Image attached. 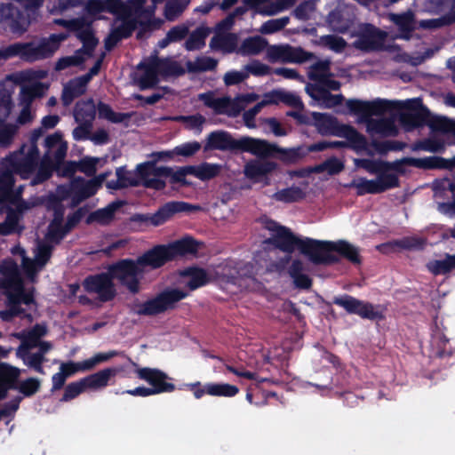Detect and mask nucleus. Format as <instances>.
<instances>
[{
    "label": "nucleus",
    "mask_w": 455,
    "mask_h": 455,
    "mask_svg": "<svg viewBox=\"0 0 455 455\" xmlns=\"http://www.w3.org/2000/svg\"><path fill=\"white\" fill-rule=\"evenodd\" d=\"M68 37V33L61 32L52 34L48 37H42L38 43L35 41L17 42L0 47V62L15 57L28 63L49 59L59 50L61 42Z\"/></svg>",
    "instance_id": "obj_1"
},
{
    "label": "nucleus",
    "mask_w": 455,
    "mask_h": 455,
    "mask_svg": "<svg viewBox=\"0 0 455 455\" xmlns=\"http://www.w3.org/2000/svg\"><path fill=\"white\" fill-rule=\"evenodd\" d=\"M311 150V145H300L294 148H283L275 143H271L266 140L257 139L255 151L253 156L259 158H275L285 165L299 164L305 158Z\"/></svg>",
    "instance_id": "obj_2"
},
{
    "label": "nucleus",
    "mask_w": 455,
    "mask_h": 455,
    "mask_svg": "<svg viewBox=\"0 0 455 455\" xmlns=\"http://www.w3.org/2000/svg\"><path fill=\"white\" fill-rule=\"evenodd\" d=\"M112 277L128 291L133 295L138 294L140 290V282L144 277L146 270L136 259H122L108 266Z\"/></svg>",
    "instance_id": "obj_3"
},
{
    "label": "nucleus",
    "mask_w": 455,
    "mask_h": 455,
    "mask_svg": "<svg viewBox=\"0 0 455 455\" xmlns=\"http://www.w3.org/2000/svg\"><path fill=\"white\" fill-rule=\"evenodd\" d=\"M188 292L179 288H166L153 298L137 305L138 315L156 316L176 308L177 303L185 299Z\"/></svg>",
    "instance_id": "obj_4"
},
{
    "label": "nucleus",
    "mask_w": 455,
    "mask_h": 455,
    "mask_svg": "<svg viewBox=\"0 0 455 455\" xmlns=\"http://www.w3.org/2000/svg\"><path fill=\"white\" fill-rule=\"evenodd\" d=\"M257 139L244 136L236 140L227 131H214L208 134L204 151L220 150L231 152H247L253 155Z\"/></svg>",
    "instance_id": "obj_5"
},
{
    "label": "nucleus",
    "mask_w": 455,
    "mask_h": 455,
    "mask_svg": "<svg viewBox=\"0 0 455 455\" xmlns=\"http://www.w3.org/2000/svg\"><path fill=\"white\" fill-rule=\"evenodd\" d=\"M312 118L314 125L316 127L318 132L323 135H333L340 138H345L352 143H358L363 139V134L360 133L354 126L349 124H339L337 117L327 114L313 112Z\"/></svg>",
    "instance_id": "obj_6"
},
{
    "label": "nucleus",
    "mask_w": 455,
    "mask_h": 455,
    "mask_svg": "<svg viewBox=\"0 0 455 455\" xmlns=\"http://www.w3.org/2000/svg\"><path fill=\"white\" fill-rule=\"evenodd\" d=\"M192 205L185 202L172 201L164 204L153 214L135 213L129 218V223L137 228L142 226L158 227L169 220L174 214L188 212Z\"/></svg>",
    "instance_id": "obj_7"
},
{
    "label": "nucleus",
    "mask_w": 455,
    "mask_h": 455,
    "mask_svg": "<svg viewBox=\"0 0 455 455\" xmlns=\"http://www.w3.org/2000/svg\"><path fill=\"white\" fill-rule=\"evenodd\" d=\"M23 144L18 150L11 153L4 159V165L12 168V171L22 180H28L36 171L39 161V149L33 147L28 148Z\"/></svg>",
    "instance_id": "obj_8"
},
{
    "label": "nucleus",
    "mask_w": 455,
    "mask_h": 455,
    "mask_svg": "<svg viewBox=\"0 0 455 455\" xmlns=\"http://www.w3.org/2000/svg\"><path fill=\"white\" fill-rule=\"evenodd\" d=\"M332 303L344 308L347 314L356 315L362 319L370 321H382L385 319V315L380 310L379 305L361 300L348 294L334 297Z\"/></svg>",
    "instance_id": "obj_9"
},
{
    "label": "nucleus",
    "mask_w": 455,
    "mask_h": 455,
    "mask_svg": "<svg viewBox=\"0 0 455 455\" xmlns=\"http://www.w3.org/2000/svg\"><path fill=\"white\" fill-rule=\"evenodd\" d=\"M299 251L307 256L315 265H332L339 261V257L331 253V241H319L312 238L302 239Z\"/></svg>",
    "instance_id": "obj_10"
},
{
    "label": "nucleus",
    "mask_w": 455,
    "mask_h": 455,
    "mask_svg": "<svg viewBox=\"0 0 455 455\" xmlns=\"http://www.w3.org/2000/svg\"><path fill=\"white\" fill-rule=\"evenodd\" d=\"M353 47L363 52L383 50L387 33L371 23H363L355 33Z\"/></svg>",
    "instance_id": "obj_11"
},
{
    "label": "nucleus",
    "mask_w": 455,
    "mask_h": 455,
    "mask_svg": "<svg viewBox=\"0 0 455 455\" xmlns=\"http://www.w3.org/2000/svg\"><path fill=\"white\" fill-rule=\"evenodd\" d=\"M266 228L272 232L271 237L266 239V243L289 254L296 249L299 251L302 239L296 236L287 227L281 226L276 221L269 220Z\"/></svg>",
    "instance_id": "obj_12"
},
{
    "label": "nucleus",
    "mask_w": 455,
    "mask_h": 455,
    "mask_svg": "<svg viewBox=\"0 0 455 455\" xmlns=\"http://www.w3.org/2000/svg\"><path fill=\"white\" fill-rule=\"evenodd\" d=\"M128 362L135 367V373L138 379L148 382L154 395L162 393H171L176 389V386L167 379L171 378L163 371L157 368L140 367L131 357H127Z\"/></svg>",
    "instance_id": "obj_13"
},
{
    "label": "nucleus",
    "mask_w": 455,
    "mask_h": 455,
    "mask_svg": "<svg viewBox=\"0 0 455 455\" xmlns=\"http://www.w3.org/2000/svg\"><path fill=\"white\" fill-rule=\"evenodd\" d=\"M113 280L114 278L108 267L107 272L86 276L83 282V286L88 293L97 294L101 302H108L116 296V289Z\"/></svg>",
    "instance_id": "obj_14"
},
{
    "label": "nucleus",
    "mask_w": 455,
    "mask_h": 455,
    "mask_svg": "<svg viewBox=\"0 0 455 455\" xmlns=\"http://www.w3.org/2000/svg\"><path fill=\"white\" fill-rule=\"evenodd\" d=\"M404 112L400 115V122L406 131L410 132L416 128L427 125L431 117L429 109L423 105L419 98L408 100L403 103Z\"/></svg>",
    "instance_id": "obj_15"
},
{
    "label": "nucleus",
    "mask_w": 455,
    "mask_h": 455,
    "mask_svg": "<svg viewBox=\"0 0 455 455\" xmlns=\"http://www.w3.org/2000/svg\"><path fill=\"white\" fill-rule=\"evenodd\" d=\"M400 186L399 178L393 173L379 175L378 180H367L361 178L359 180H353L349 187L356 188V195L359 196L366 194H381L388 189Z\"/></svg>",
    "instance_id": "obj_16"
},
{
    "label": "nucleus",
    "mask_w": 455,
    "mask_h": 455,
    "mask_svg": "<svg viewBox=\"0 0 455 455\" xmlns=\"http://www.w3.org/2000/svg\"><path fill=\"white\" fill-rule=\"evenodd\" d=\"M398 102L377 99L371 101L356 99L347 100L346 105L351 114L368 119L371 116H381L391 110Z\"/></svg>",
    "instance_id": "obj_17"
},
{
    "label": "nucleus",
    "mask_w": 455,
    "mask_h": 455,
    "mask_svg": "<svg viewBox=\"0 0 455 455\" xmlns=\"http://www.w3.org/2000/svg\"><path fill=\"white\" fill-rule=\"evenodd\" d=\"M440 156H431L422 158L403 157L393 162L384 161L383 173L393 171L395 175H404L406 173L405 166H412L422 170H440Z\"/></svg>",
    "instance_id": "obj_18"
},
{
    "label": "nucleus",
    "mask_w": 455,
    "mask_h": 455,
    "mask_svg": "<svg viewBox=\"0 0 455 455\" xmlns=\"http://www.w3.org/2000/svg\"><path fill=\"white\" fill-rule=\"evenodd\" d=\"M267 57L270 62L281 61L283 63L302 64L313 59V52L304 50L302 47H293L289 44L272 45L267 50Z\"/></svg>",
    "instance_id": "obj_19"
},
{
    "label": "nucleus",
    "mask_w": 455,
    "mask_h": 455,
    "mask_svg": "<svg viewBox=\"0 0 455 455\" xmlns=\"http://www.w3.org/2000/svg\"><path fill=\"white\" fill-rule=\"evenodd\" d=\"M68 146L63 144L60 148L56 149L53 153V159L48 152L43 156L42 159L38 161V166L31 180V185L36 186L48 180L56 169H59L60 164L67 156Z\"/></svg>",
    "instance_id": "obj_20"
},
{
    "label": "nucleus",
    "mask_w": 455,
    "mask_h": 455,
    "mask_svg": "<svg viewBox=\"0 0 455 455\" xmlns=\"http://www.w3.org/2000/svg\"><path fill=\"white\" fill-rule=\"evenodd\" d=\"M0 16L12 33L22 34L27 31L28 22L24 12L12 4H2Z\"/></svg>",
    "instance_id": "obj_21"
},
{
    "label": "nucleus",
    "mask_w": 455,
    "mask_h": 455,
    "mask_svg": "<svg viewBox=\"0 0 455 455\" xmlns=\"http://www.w3.org/2000/svg\"><path fill=\"white\" fill-rule=\"evenodd\" d=\"M137 258L138 262L142 265L144 269L147 267L157 269L172 261L167 244L155 245Z\"/></svg>",
    "instance_id": "obj_22"
},
{
    "label": "nucleus",
    "mask_w": 455,
    "mask_h": 455,
    "mask_svg": "<svg viewBox=\"0 0 455 455\" xmlns=\"http://www.w3.org/2000/svg\"><path fill=\"white\" fill-rule=\"evenodd\" d=\"M268 158L251 159L244 165L243 173L251 180H259L273 172L276 171L278 164Z\"/></svg>",
    "instance_id": "obj_23"
},
{
    "label": "nucleus",
    "mask_w": 455,
    "mask_h": 455,
    "mask_svg": "<svg viewBox=\"0 0 455 455\" xmlns=\"http://www.w3.org/2000/svg\"><path fill=\"white\" fill-rule=\"evenodd\" d=\"M172 261L179 257L194 255L198 251V243L190 236L183 237L167 244Z\"/></svg>",
    "instance_id": "obj_24"
},
{
    "label": "nucleus",
    "mask_w": 455,
    "mask_h": 455,
    "mask_svg": "<svg viewBox=\"0 0 455 455\" xmlns=\"http://www.w3.org/2000/svg\"><path fill=\"white\" fill-rule=\"evenodd\" d=\"M124 204L123 201H114L106 207L91 212L85 220L86 224L98 223L102 226L109 225L115 219L116 212Z\"/></svg>",
    "instance_id": "obj_25"
},
{
    "label": "nucleus",
    "mask_w": 455,
    "mask_h": 455,
    "mask_svg": "<svg viewBox=\"0 0 455 455\" xmlns=\"http://www.w3.org/2000/svg\"><path fill=\"white\" fill-rule=\"evenodd\" d=\"M97 192L96 184L92 180L74 182L71 186V206L75 207Z\"/></svg>",
    "instance_id": "obj_26"
},
{
    "label": "nucleus",
    "mask_w": 455,
    "mask_h": 455,
    "mask_svg": "<svg viewBox=\"0 0 455 455\" xmlns=\"http://www.w3.org/2000/svg\"><path fill=\"white\" fill-rule=\"evenodd\" d=\"M238 36L235 33L216 34L210 41V48L224 53L237 52Z\"/></svg>",
    "instance_id": "obj_27"
},
{
    "label": "nucleus",
    "mask_w": 455,
    "mask_h": 455,
    "mask_svg": "<svg viewBox=\"0 0 455 455\" xmlns=\"http://www.w3.org/2000/svg\"><path fill=\"white\" fill-rule=\"evenodd\" d=\"M150 60L156 68L158 75L163 77L180 76L185 73L184 68L176 60H172L168 58L161 59L157 56L151 57Z\"/></svg>",
    "instance_id": "obj_28"
},
{
    "label": "nucleus",
    "mask_w": 455,
    "mask_h": 455,
    "mask_svg": "<svg viewBox=\"0 0 455 455\" xmlns=\"http://www.w3.org/2000/svg\"><path fill=\"white\" fill-rule=\"evenodd\" d=\"M368 147V140L364 135H363V139L361 141L356 143H352L350 140L347 141H318L316 143L311 144V150L314 152H321L327 148H349L356 152L361 150H366Z\"/></svg>",
    "instance_id": "obj_29"
},
{
    "label": "nucleus",
    "mask_w": 455,
    "mask_h": 455,
    "mask_svg": "<svg viewBox=\"0 0 455 455\" xmlns=\"http://www.w3.org/2000/svg\"><path fill=\"white\" fill-rule=\"evenodd\" d=\"M76 122L93 124L96 116V106L92 98L76 101L74 111Z\"/></svg>",
    "instance_id": "obj_30"
},
{
    "label": "nucleus",
    "mask_w": 455,
    "mask_h": 455,
    "mask_svg": "<svg viewBox=\"0 0 455 455\" xmlns=\"http://www.w3.org/2000/svg\"><path fill=\"white\" fill-rule=\"evenodd\" d=\"M117 368H105L95 373L90 374L83 378V379L87 388H103L108 385L110 379L112 377H115L117 374Z\"/></svg>",
    "instance_id": "obj_31"
},
{
    "label": "nucleus",
    "mask_w": 455,
    "mask_h": 455,
    "mask_svg": "<svg viewBox=\"0 0 455 455\" xmlns=\"http://www.w3.org/2000/svg\"><path fill=\"white\" fill-rule=\"evenodd\" d=\"M138 69H143L144 74L138 80L140 90L154 88L159 83L158 73L151 62L150 59L147 61H141L137 66Z\"/></svg>",
    "instance_id": "obj_32"
},
{
    "label": "nucleus",
    "mask_w": 455,
    "mask_h": 455,
    "mask_svg": "<svg viewBox=\"0 0 455 455\" xmlns=\"http://www.w3.org/2000/svg\"><path fill=\"white\" fill-rule=\"evenodd\" d=\"M304 264L300 259H294L289 267L288 273L294 286L301 290H308L312 286V279L303 273Z\"/></svg>",
    "instance_id": "obj_33"
},
{
    "label": "nucleus",
    "mask_w": 455,
    "mask_h": 455,
    "mask_svg": "<svg viewBox=\"0 0 455 455\" xmlns=\"http://www.w3.org/2000/svg\"><path fill=\"white\" fill-rule=\"evenodd\" d=\"M426 268L434 275H447L455 270V254L446 253L443 259H432L426 264Z\"/></svg>",
    "instance_id": "obj_34"
},
{
    "label": "nucleus",
    "mask_w": 455,
    "mask_h": 455,
    "mask_svg": "<svg viewBox=\"0 0 455 455\" xmlns=\"http://www.w3.org/2000/svg\"><path fill=\"white\" fill-rule=\"evenodd\" d=\"M390 20L397 26L400 37L403 39H410L414 30V15L411 12L401 14H391Z\"/></svg>",
    "instance_id": "obj_35"
},
{
    "label": "nucleus",
    "mask_w": 455,
    "mask_h": 455,
    "mask_svg": "<svg viewBox=\"0 0 455 455\" xmlns=\"http://www.w3.org/2000/svg\"><path fill=\"white\" fill-rule=\"evenodd\" d=\"M332 252H337L351 263L361 264V256L357 247L345 240L332 242Z\"/></svg>",
    "instance_id": "obj_36"
},
{
    "label": "nucleus",
    "mask_w": 455,
    "mask_h": 455,
    "mask_svg": "<svg viewBox=\"0 0 455 455\" xmlns=\"http://www.w3.org/2000/svg\"><path fill=\"white\" fill-rule=\"evenodd\" d=\"M267 45V41L259 36H249L245 38L240 47H238L237 53L243 56L257 55L260 53Z\"/></svg>",
    "instance_id": "obj_37"
},
{
    "label": "nucleus",
    "mask_w": 455,
    "mask_h": 455,
    "mask_svg": "<svg viewBox=\"0 0 455 455\" xmlns=\"http://www.w3.org/2000/svg\"><path fill=\"white\" fill-rule=\"evenodd\" d=\"M20 371L17 367L4 363L0 369V385L8 392L18 390Z\"/></svg>",
    "instance_id": "obj_38"
},
{
    "label": "nucleus",
    "mask_w": 455,
    "mask_h": 455,
    "mask_svg": "<svg viewBox=\"0 0 455 455\" xmlns=\"http://www.w3.org/2000/svg\"><path fill=\"white\" fill-rule=\"evenodd\" d=\"M201 148V144L197 141L186 142L174 148L172 151H161L156 153L158 159L172 158L175 156L189 157L194 156Z\"/></svg>",
    "instance_id": "obj_39"
},
{
    "label": "nucleus",
    "mask_w": 455,
    "mask_h": 455,
    "mask_svg": "<svg viewBox=\"0 0 455 455\" xmlns=\"http://www.w3.org/2000/svg\"><path fill=\"white\" fill-rule=\"evenodd\" d=\"M331 62L330 60H318L308 68V79L320 84L326 76H333V74L331 72Z\"/></svg>",
    "instance_id": "obj_40"
},
{
    "label": "nucleus",
    "mask_w": 455,
    "mask_h": 455,
    "mask_svg": "<svg viewBox=\"0 0 455 455\" xmlns=\"http://www.w3.org/2000/svg\"><path fill=\"white\" fill-rule=\"evenodd\" d=\"M221 165L219 164H211L204 162L199 165H193L190 169L191 175L196 177L202 181L212 180L220 175Z\"/></svg>",
    "instance_id": "obj_41"
},
{
    "label": "nucleus",
    "mask_w": 455,
    "mask_h": 455,
    "mask_svg": "<svg viewBox=\"0 0 455 455\" xmlns=\"http://www.w3.org/2000/svg\"><path fill=\"white\" fill-rule=\"evenodd\" d=\"M76 37L82 42L83 48L78 50L76 53L84 52L85 54L92 56L94 49L96 48L99 41L94 36L90 25H86L81 30H76Z\"/></svg>",
    "instance_id": "obj_42"
},
{
    "label": "nucleus",
    "mask_w": 455,
    "mask_h": 455,
    "mask_svg": "<svg viewBox=\"0 0 455 455\" xmlns=\"http://www.w3.org/2000/svg\"><path fill=\"white\" fill-rule=\"evenodd\" d=\"M20 316L22 318L32 321V315L26 313L25 309L19 305V301H15L10 295L8 297V308L0 312V317L3 321L11 322L14 317Z\"/></svg>",
    "instance_id": "obj_43"
},
{
    "label": "nucleus",
    "mask_w": 455,
    "mask_h": 455,
    "mask_svg": "<svg viewBox=\"0 0 455 455\" xmlns=\"http://www.w3.org/2000/svg\"><path fill=\"white\" fill-rule=\"evenodd\" d=\"M86 90L78 84L76 79H71L63 88L61 101L65 107H68L75 99L84 94Z\"/></svg>",
    "instance_id": "obj_44"
},
{
    "label": "nucleus",
    "mask_w": 455,
    "mask_h": 455,
    "mask_svg": "<svg viewBox=\"0 0 455 455\" xmlns=\"http://www.w3.org/2000/svg\"><path fill=\"white\" fill-rule=\"evenodd\" d=\"M367 129L369 132H372L384 136L393 135L396 132L394 122L387 118L370 119L368 121Z\"/></svg>",
    "instance_id": "obj_45"
},
{
    "label": "nucleus",
    "mask_w": 455,
    "mask_h": 455,
    "mask_svg": "<svg viewBox=\"0 0 455 455\" xmlns=\"http://www.w3.org/2000/svg\"><path fill=\"white\" fill-rule=\"evenodd\" d=\"M411 149L412 151L423 150L431 153H442L445 149V144L443 140L427 138L414 142Z\"/></svg>",
    "instance_id": "obj_46"
},
{
    "label": "nucleus",
    "mask_w": 455,
    "mask_h": 455,
    "mask_svg": "<svg viewBox=\"0 0 455 455\" xmlns=\"http://www.w3.org/2000/svg\"><path fill=\"white\" fill-rule=\"evenodd\" d=\"M209 31L206 28L199 27L196 28L185 42V48L188 51H196L202 49L205 44V38Z\"/></svg>",
    "instance_id": "obj_47"
},
{
    "label": "nucleus",
    "mask_w": 455,
    "mask_h": 455,
    "mask_svg": "<svg viewBox=\"0 0 455 455\" xmlns=\"http://www.w3.org/2000/svg\"><path fill=\"white\" fill-rule=\"evenodd\" d=\"M305 197L303 190L296 186L281 189L274 194V198L278 202L295 203Z\"/></svg>",
    "instance_id": "obj_48"
},
{
    "label": "nucleus",
    "mask_w": 455,
    "mask_h": 455,
    "mask_svg": "<svg viewBox=\"0 0 455 455\" xmlns=\"http://www.w3.org/2000/svg\"><path fill=\"white\" fill-rule=\"evenodd\" d=\"M206 391L212 396L234 397L239 393V388L228 383H210Z\"/></svg>",
    "instance_id": "obj_49"
},
{
    "label": "nucleus",
    "mask_w": 455,
    "mask_h": 455,
    "mask_svg": "<svg viewBox=\"0 0 455 455\" xmlns=\"http://www.w3.org/2000/svg\"><path fill=\"white\" fill-rule=\"evenodd\" d=\"M47 333V328L44 324L36 323L24 336L22 346L26 348H32L38 346L39 340Z\"/></svg>",
    "instance_id": "obj_50"
},
{
    "label": "nucleus",
    "mask_w": 455,
    "mask_h": 455,
    "mask_svg": "<svg viewBox=\"0 0 455 455\" xmlns=\"http://www.w3.org/2000/svg\"><path fill=\"white\" fill-rule=\"evenodd\" d=\"M327 21L332 30L338 33L344 34L350 27L349 20L345 19L343 12L339 10L331 11L328 14Z\"/></svg>",
    "instance_id": "obj_51"
},
{
    "label": "nucleus",
    "mask_w": 455,
    "mask_h": 455,
    "mask_svg": "<svg viewBox=\"0 0 455 455\" xmlns=\"http://www.w3.org/2000/svg\"><path fill=\"white\" fill-rule=\"evenodd\" d=\"M18 125L0 120V147L9 148L18 132Z\"/></svg>",
    "instance_id": "obj_52"
},
{
    "label": "nucleus",
    "mask_w": 455,
    "mask_h": 455,
    "mask_svg": "<svg viewBox=\"0 0 455 455\" xmlns=\"http://www.w3.org/2000/svg\"><path fill=\"white\" fill-rule=\"evenodd\" d=\"M188 286L190 290L200 288L209 282L207 272L204 268L193 267L188 270Z\"/></svg>",
    "instance_id": "obj_53"
},
{
    "label": "nucleus",
    "mask_w": 455,
    "mask_h": 455,
    "mask_svg": "<svg viewBox=\"0 0 455 455\" xmlns=\"http://www.w3.org/2000/svg\"><path fill=\"white\" fill-rule=\"evenodd\" d=\"M393 243L403 250L422 251L427 245V239L418 236H407L399 240H395Z\"/></svg>",
    "instance_id": "obj_54"
},
{
    "label": "nucleus",
    "mask_w": 455,
    "mask_h": 455,
    "mask_svg": "<svg viewBox=\"0 0 455 455\" xmlns=\"http://www.w3.org/2000/svg\"><path fill=\"white\" fill-rule=\"evenodd\" d=\"M218 66V60L212 57L197 58L195 62H188V68L190 72L212 71Z\"/></svg>",
    "instance_id": "obj_55"
},
{
    "label": "nucleus",
    "mask_w": 455,
    "mask_h": 455,
    "mask_svg": "<svg viewBox=\"0 0 455 455\" xmlns=\"http://www.w3.org/2000/svg\"><path fill=\"white\" fill-rule=\"evenodd\" d=\"M148 16L147 20H140L137 21V25L140 27L137 33V38L139 39L142 38L144 33L159 29L164 23L162 19L154 17L153 12H148Z\"/></svg>",
    "instance_id": "obj_56"
},
{
    "label": "nucleus",
    "mask_w": 455,
    "mask_h": 455,
    "mask_svg": "<svg viewBox=\"0 0 455 455\" xmlns=\"http://www.w3.org/2000/svg\"><path fill=\"white\" fill-rule=\"evenodd\" d=\"M355 164L362 169H364L371 174L387 175L388 173H383V160H372L368 158L355 159Z\"/></svg>",
    "instance_id": "obj_57"
},
{
    "label": "nucleus",
    "mask_w": 455,
    "mask_h": 455,
    "mask_svg": "<svg viewBox=\"0 0 455 455\" xmlns=\"http://www.w3.org/2000/svg\"><path fill=\"white\" fill-rule=\"evenodd\" d=\"M122 355L124 357H129L124 354V352L122 351H116V350H111L107 353H98L94 356L84 360V366L88 368V371L92 370L98 363L107 362L110 360L111 358Z\"/></svg>",
    "instance_id": "obj_58"
},
{
    "label": "nucleus",
    "mask_w": 455,
    "mask_h": 455,
    "mask_svg": "<svg viewBox=\"0 0 455 455\" xmlns=\"http://www.w3.org/2000/svg\"><path fill=\"white\" fill-rule=\"evenodd\" d=\"M344 164L335 156L328 158L322 164L315 167V172H327L330 175H336L341 172L344 169Z\"/></svg>",
    "instance_id": "obj_59"
},
{
    "label": "nucleus",
    "mask_w": 455,
    "mask_h": 455,
    "mask_svg": "<svg viewBox=\"0 0 455 455\" xmlns=\"http://www.w3.org/2000/svg\"><path fill=\"white\" fill-rule=\"evenodd\" d=\"M44 94V85L42 83H36L35 84L25 86L21 88L20 96L21 100L29 105L36 98H39Z\"/></svg>",
    "instance_id": "obj_60"
},
{
    "label": "nucleus",
    "mask_w": 455,
    "mask_h": 455,
    "mask_svg": "<svg viewBox=\"0 0 455 455\" xmlns=\"http://www.w3.org/2000/svg\"><path fill=\"white\" fill-rule=\"evenodd\" d=\"M87 387H86L85 383L84 382L83 379H81L78 381L71 382L66 386L64 394L60 401V402H68V401L77 397Z\"/></svg>",
    "instance_id": "obj_61"
},
{
    "label": "nucleus",
    "mask_w": 455,
    "mask_h": 455,
    "mask_svg": "<svg viewBox=\"0 0 455 455\" xmlns=\"http://www.w3.org/2000/svg\"><path fill=\"white\" fill-rule=\"evenodd\" d=\"M427 125L431 130L441 132H455V124L445 117L428 119Z\"/></svg>",
    "instance_id": "obj_62"
},
{
    "label": "nucleus",
    "mask_w": 455,
    "mask_h": 455,
    "mask_svg": "<svg viewBox=\"0 0 455 455\" xmlns=\"http://www.w3.org/2000/svg\"><path fill=\"white\" fill-rule=\"evenodd\" d=\"M289 20L288 17L269 20L262 24L259 31L264 35L274 34L284 28L288 25Z\"/></svg>",
    "instance_id": "obj_63"
},
{
    "label": "nucleus",
    "mask_w": 455,
    "mask_h": 455,
    "mask_svg": "<svg viewBox=\"0 0 455 455\" xmlns=\"http://www.w3.org/2000/svg\"><path fill=\"white\" fill-rule=\"evenodd\" d=\"M116 175L121 183L125 185V188L129 187L140 186V180L133 172L128 171L125 166H120L116 168Z\"/></svg>",
    "instance_id": "obj_64"
}]
</instances>
